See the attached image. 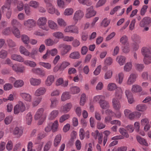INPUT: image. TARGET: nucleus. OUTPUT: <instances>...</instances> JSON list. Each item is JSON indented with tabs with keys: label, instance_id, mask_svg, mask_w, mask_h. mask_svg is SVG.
<instances>
[{
	"label": "nucleus",
	"instance_id": "1",
	"mask_svg": "<svg viewBox=\"0 0 151 151\" xmlns=\"http://www.w3.org/2000/svg\"><path fill=\"white\" fill-rule=\"evenodd\" d=\"M47 19L45 17H41L39 18L37 21V24L39 27L46 31H48L49 29L46 25Z\"/></svg>",
	"mask_w": 151,
	"mask_h": 151
},
{
	"label": "nucleus",
	"instance_id": "2",
	"mask_svg": "<svg viewBox=\"0 0 151 151\" xmlns=\"http://www.w3.org/2000/svg\"><path fill=\"white\" fill-rule=\"evenodd\" d=\"M26 107L24 103L19 101L18 104L16 105L14 108V113L15 114H17L19 112H22L25 110Z\"/></svg>",
	"mask_w": 151,
	"mask_h": 151
},
{
	"label": "nucleus",
	"instance_id": "3",
	"mask_svg": "<svg viewBox=\"0 0 151 151\" xmlns=\"http://www.w3.org/2000/svg\"><path fill=\"white\" fill-rule=\"evenodd\" d=\"M10 4L7 3L3 6L1 8L2 12L3 13L7 11L6 14V16L8 19H9L10 18L12 14V9L10 8Z\"/></svg>",
	"mask_w": 151,
	"mask_h": 151
},
{
	"label": "nucleus",
	"instance_id": "4",
	"mask_svg": "<svg viewBox=\"0 0 151 151\" xmlns=\"http://www.w3.org/2000/svg\"><path fill=\"white\" fill-rule=\"evenodd\" d=\"M84 16L83 12L81 10H78L75 12L73 19L74 22L75 24H77L78 20H81L83 18Z\"/></svg>",
	"mask_w": 151,
	"mask_h": 151
},
{
	"label": "nucleus",
	"instance_id": "5",
	"mask_svg": "<svg viewBox=\"0 0 151 151\" xmlns=\"http://www.w3.org/2000/svg\"><path fill=\"white\" fill-rule=\"evenodd\" d=\"M141 53L142 55L144 56V60L145 61L146 63L148 64L150 62V60L149 62H147L146 61V59L147 58V57L150 56L151 54V52L150 49L146 47H143L141 50ZM150 59H151L150 58Z\"/></svg>",
	"mask_w": 151,
	"mask_h": 151
},
{
	"label": "nucleus",
	"instance_id": "6",
	"mask_svg": "<svg viewBox=\"0 0 151 151\" xmlns=\"http://www.w3.org/2000/svg\"><path fill=\"white\" fill-rule=\"evenodd\" d=\"M96 14V12L94 10L93 7L91 6L86 9L85 17L87 18H90L94 16Z\"/></svg>",
	"mask_w": 151,
	"mask_h": 151
},
{
	"label": "nucleus",
	"instance_id": "7",
	"mask_svg": "<svg viewBox=\"0 0 151 151\" xmlns=\"http://www.w3.org/2000/svg\"><path fill=\"white\" fill-rule=\"evenodd\" d=\"M44 109L43 108H40L38 109L35 116V119L36 120L40 119L43 121L44 118V116L43 114Z\"/></svg>",
	"mask_w": 151,
	"mask_h": 151
},
{
	"label": "nucleus",
	"instance_id": "8",
	"mask_svg": "<svg viewBox=\"0 0 151 151\" xmlns=\"http://www.w3.org/2000/svg\"><path fill=\"white\" fill-rule=\"evenodd\" d=\"M138 75L136 73H132L130 75L126 83L128 85H130L134 83L136 80Z\"/></svg>",
	"mask_w": 151,
	"mask_h": 151
},
{
	"label": "nucleus",
	"instance_id": "9",
	"mask_svg": "<svg viewBox=\"0 0 151 151\" xmlns=\"http://www.w3.org/2000/svg\"><path fill=\"white\" fill-rule=\"evenodd\" d=\"M36 22L32 19H29L24 22V26L28 28H32L36 26Z\"/></svg>",
	"mask_w": 151,
	"mask_h": 151
},
{
	"label": "nucleus",
	"instance_id": "10",
	"mask_svg": "<svg viewBox=\"0 0 151 151\" xmlns=\"http://www.w3.org/2000/svg\"><path fill=\"white\" fill-rule=\"evenodd\" d=\"M60 47L62 48L61 53L63 55L67 54L70 50L71 48V47L70 45L65 44H61L60 45Z\"/></svg>",
	"mask_w": 151,
	"mask_h": 151
},
{
	"label": "nucleus",
	"instance_id": "11",
	"mask_svg": "<svg viewBox=\"0 0 151 151\" xmlns=\"http://www.w3.org/2000/svg\"><path fill=\"white\" fill-rule=\"evenodd\" d=\"M92 135L95 139H97V137L99 136L98 143L100 144L102 143L103 135L102 134H100L98 130L92 133Z\"/></svg>",
	"mask_w": 151,
	"mask_h": 151
},
{
	"label": "nucleus",
	"instance_id": "12",
	"mask_svg": "<svg viewBox=\"0 0 151 151\" xmlns=\"http://www.w3.org/2000/svg\"><path fill=\"white\" fill-rule=\"evenodd\" d=\"M46 91V89L45 87H40L35 91L34 95L36 96L43 95L45 94Z\"/></svg>",
	"mask_w": 151,
	"mask_h": 151
},
{
	"label": "nucleus",
	"instance_id": "13",
	"mask_svg": "<svg viewBox=\"0 0 151 151\" xmlns=\"http://www.w3.org/2000/svg\"><path fill=\"white\" fill-rule=\"evenodd\" d=\"M151 22V19L149 17H145L140 22V26L142 27H145Z\"/></svg>",
	"mask_w": 151,
	"mask_h": 151
},
{
	"label": "nucleus",
	"instance_id": "14",
	"mask_svg": "<svg viewBox=\"0 0 151 151\" xmlns=\"http://www.w3.org/2000/svg\"><path fill=\"white\" fill-rule=\"evenodd\" d=\"M12 69L17 73H23L25 70V68L24 66L19 67L14 64L12 66Z\"/></svg>",
	"mask_w": 151,
	"mask_h": 151
},
{
	"label": "nucleus",
	"instance_id": "15",
	"mask_svg": "<svg viewBox=\"0 0 151 151\" xmlns=\"http://www.w3.org/2000/svg\"><path fill=\"white\" fill-rule=\"evenodd\" d=\"M99 104L100 107L103 109H109L110 107V105L108 101H106L104 99H102L99 102Z\"/></svg>",
	"mask_w": 151,
	"mask_h": 151
},
{
	"label": "nucleus",
	"instance_id": "16",
	"mask_svg": "<svg viewBox=\"0 0 151 151\" xmlns=\"http://www.w3.org/2000/svg\"><path fill=\"white\" fill-rule=\"evenodd\" d=\"M55 79L54 76L50 75L47 76L45 81V84L47 86H50L54 82Z\"/></svg>",
	"mask_w": 151,
	"mask_h": 151
},
{
	"label": "nucleus",
	"instance_id": "17",
	"mask_svg": "<svg viewBox=\"0 0 151 151\" xmlns=\"http://www.w3.org/2000/svg\"><path fill=\"white\" fill-rule=\"evenodd\" d=\"M13 134L17 137H19L23 133V130L21 127H16L13 131Z\"/></svg>",
	"mask_w": 151,
	"mask_h": 151
},
{
	"label": "nucleus",
	"instance_id": "18",
	"mask_svg": "<svg viewBox=\"0 0 151 151\" xmlns=\"http://www.w3.org/2000/svg\"><path fill=\"white\" fill-rule=\"evenodd\" d=\"M113 108L116 110H119L121 108V106L119 101L115 98H114L112 100Z\"/></svg>",
	"mask_w": 151,
	"mask_h": 151
},
{
	"label": "nucleus",
	"instance_id": "19",
	"mask_svg": "<svg viewBox=\"0 0 151 151\" xmlns=\"http://www.w3.org/2000/svg\"><path fill=\"white\" fill-rule=\"evenodd\" d=\"M59 111L58 110H54L52 111L49 114L48 119L52 120L55 119L58 115Z\"/></svg>",
	"mask_w": 151,
	"mask_h": 151
},
{
	"label": "nucleus",
	"instance_id": "20",
	"mask_svg": "<svg viewBox=\"0 0 151 151\" xmlns=\"http://www.w3.org/2000/svg\"><path fill=\"white\" fill-rule=\"evenodd\" d=\"M48 26V27L49 29L54 30H56L58 28L57 24L54 21L52 20H49L47 22Z\"/></svg>",
	"mask_w": 151,
	"mask_h": 151
},
{
	"label": "nucleus",
	"instance_id": "21",
	"mask_svg": "<svg viewBox=\"0 0 151 151\" xmlns=\"http://www.w3.org/2000/svg\"><path fill=\"white\" fill-rule=\"evenodd\" d=\"M11 58L13 60H15L20 62H22L24 61V58L21 56L17 54H13L11 55Z\"/></svg>",
	"mask_w": 151,
	"mask_h": 151
},
{
	"label": "nucleus",
	"instance_id": "22",
	"mask_svg": "<svg viewBox=\"0 0 151 151\" xmlns=\"http://www.w3.org/2000/svg\"><path fill=\"white\" fill-rule=\"evenodd\" d=\"M21 96L26 101L31 102L32 101V96L29 94L25 93L20 94Z\"/></svg>",
	"mask_w": 151,
	"mask_h": 151
},
{
	"label": "nucleus",
	"instance_id": "23",
	"mask_svg": "<svg viewBox=\"0 0 151 151\" xmlns=\"http://www.w3.org/2000/svg\"><path fill=\"white\" fill-rule=\"evenodd\" d=\"M30 82L31 85L33 86H38L40 84L41 80L39 78H31L30 79Z\"/></svg>",
	"mask_w": 151,
	"mask_h": 151
},
{
	"label": "nucleus",
	"instance_id": "24",
	"mask_svg": "<svg viewBox=\"0 0 151 151\" xmlns=\"http://www.w3.org/2000/svg\"><path fill=\"white\" fill-rule=\"evenodd\" d=\"M123 92L122 89L120 87H118L116 89L115 93V95L118 99H120L122 98Z\"/></svg>",
	"mask_w": 151,
	"mask_h": 151
},
{
	"label": "nucleus",
	"instance_id": "25",
	"mask_svg": "<svg viewBox=\"0 0 151 151\" xmlns=\"http://www.w3.org/2000/svg\"><path fill=\"white\" fill-rule=\"evenodd\" d=\"M61 138V135L60 134H58L55 136L53 142V144L55 147H57L59 144Z\"/></svg>",
	"mask_w": 151,
	"mask_h": 151
},
{
	"label": "nucleus",
	"instance_id": "26",
	"mask_svg": "<svg viewBox=\"0 0 151 151\" xmlns=\"http://www.w3.org/2000/svg\"><path fill=\"white\" fill-rule=\"evenodd\" d=\"M70 58L74 59H77L80 57V54L78 51H74L71 53L69 55Z\"/></svg>",
	"mask_w": 151,
	"mask_h": 151
},
{
	"label": "nucleus",
	"instance_id": "27",
	"mask_svg": "<svg viewBox=\"0 0 151 151\" xmlns=\"http://www.w3.org/2000/svg\"><path fill=\"white\" fill-rule=\"evenodd\" d=\"M126 58L122 55H119L117 57L116 60L120 65H123L125 63Z\"/></svg>",
	"mask_w": 151,
	"mask_h": 151
},
{
	"label": "nucleus",
	"instance_id": "28",
	"mask_svg": "<svg viewBox=\"0 0 151 151\" xmlns=\"http://www.w3.org/2000/svg\"><path fill=\"white\" fill-rule=\"evenodd\" d=\"M142 91L141 87L137 84H134L132 86L131 91L133 92H139Z\"/></svg>",
	"mask_w": 151,
	"mask_h": 151
},
{
	"label": "nucleus",
	"instance_id": "29",
	"mask_svg": "<svg viewBox=\"0 0 151 151\" xmlns=\"http://www.w3.org/2000/svg\"><path fill=\"white\" fill-rule=\"evenodd\" d=\"M72 106V104L70 103H68L63 107L61 110V111L65 113L67 112L70 110Z\"/></svg>",
	"mask_w": 151,
	"mask_h": 151
},
{
	"label": "nucleus",
	"instance_id": "30",
	"mask_svg": "<svg viewBox=\"0 0 151 151\" xmlns=\"http://www.w3.org/2000/svg\"><path fill=\"white\" fill-rule=\"evenodd\" d=\"M52 128V130L53 132L57 131L58 128V124L57 120H55L53 123H50Z\"/></svg>",
	"mask_w": 151,
	"mask_h": 151
},
{
	"label": "nucleus",
	"instance_id": "31",
	"mask_svg": "<svg viewBox=\"0 0 151 151\" xmlns=\"http://www.w3.org/2000/svg\"><path fill=\"white\" fill-rule=\"evenodd\" d=\"M14 3H17V7L18 10L21 11L23 9L24 4L22 1H18L17 0H14Z\"/></svg>",
	"mask_w": 151,
	"mask_h": 151
},
{
	"label": "nucleus",
	"instance_id": "32",
	"mask_svg": "<svg viewBox=\"0 0 151 151\" xmlns=\"http://www.w3.org/2000/svg\"><path fill=\"white\" fill-rule=\"evenodd\" d=\"M26 65L29 66L31 67L34 68L35 67L37 64L33 61L29 60H26L23 62Z\"/></svg>",
	"mask_w": 151,
	"mask_h": 151
},
{
	"label": "nucleus",
	"instance_id": "33",
	"mask_svg": "<svg viewBox=\"0 0 151 151\" xmlns=\"http://www.w3.org/2000/svg\"><path fill=\"white\" fill-rule=\"evenodd\" d=\"M136 139L137 141L140 144L145 145L146 146H148V144L145 140L144 138H142L141 137L138 135L136 136Z\"/></svg>",
	"mask_w": 151,
	"mask_h": 151
},
{
	"label": "nucleus",
	"instance_id": "34",
	"mask_svg": "<svg viewBox=\"0 0 151 151\" xmlns=\"http://www.w3.org/2000/svg\"><path fill=\"white\" fill-rule=\"evenodd\" d=\"M70 65V63L69 62L63 61L62 62L59 68L61 70H63Z\"/></svg>",
	"mask_w": 151,
	"mask_h": 151
},
{
	"label": "nucleus",
	"instance_id": "35",
	"mask_svg": "<svg viewBox=\"0 0 151 151\" xmlns=\"http://www.w3.org/2000/svg\"><path fill=\"white\" fill-rule=\"evenodd\" d=\"M19 51L22 54H23L26 56H29V52L24 47L21 46L19 47Z\"/></svg>",
	"mask_w": 151,
	"mask_h": 151
},
{
	"label": "nucleus",
	"instance_id": "36",
	"mask_svg": "<svg viewBox=\"0 0 151 151\" xmlns=\"http://www.w3.org/2000/svg\"><path fill=\"white\" fill-rule=\"evenodd\" d=\"M39 64L48 70L52 68L51 64L49 63L40 62Z\"/></svg>",
	"mask_w": 151,
	"mask_h": 151
},
{
	"label": "nucleus",
	"instance_id": "37",
	"mask_svg": "<svg viewBox=\"0 0 151 151\" xmlns=\"http://www.w3.org/2000/svg\"><path fill=\"white\" fill-rule=\"evenodd\" d=\"M132 68V63L131 62H127L124 65V70L125 72H129L131 70Z\"/></svg>",
	"mask_w": 151,
	"mask_h": 151
},
{
	"label": "nucleus",
	"instance_id": "38",
	"mask_svg": "<svg viewBox=\"0 0 151 151\" xmlns=\"http://www.w3.org/2000/svg\"><path fill=\"white\" fill-rule=\"evenodd\" d=\"M132 40L136 44H138L140 42V37L138 35L134 34L132 36Z\"/></svg>",
	"mask_w": 151,
	"mask_h": 151
},
{
	"label": "nucleus",
	"instance_id": "39",
	"mask_svg": "<svg viewBox=\"0 0 151 151\" xmlns=\"http://www.w3.org/2000/svg\"><path fill=\"white\" fill-rule=\"evenodd\" d=\"M70 91L71 93L75 94L79 93L80 91V89L77 86H74L70 88Z\"/></svg>",
	"mask_w": 151,
	"mask_h": 151
},
{
	"label": "nucleus",
	"instance_id": "40",
	"mask_svg": "<svg viewBox=\"0 0 151 151\" xmlns=\"http://www.w3.org/2000/svg\"><path fill=\"white\" fill-rule=\"evenodd\" d=\"M147 107L144 104H141L138 105L136 106L137 110L140 111H144L147 109Z\"/></svg>",
	"mask_w": 151,
	"mask_h": 151
},
{
	"label": "nucleus",
	"instance_id": "41",
	"mask_svg": "<svg viewBox=\"0 0 151 151\" xmlns=\"http://www.w3.org/2000/svg\"><path fill=\"white\" fill-rule=\"evenodd\" d=\"M70 96L68 92H66L63 93L61 96V100L62 101H65L69 99Z\"/></svg>",
	"mask_w": 151,
	"mask_h": 151
},
{
	"label": "nucleus",
	"instance_id": "42",
	"mask_svg": "<svg viewBox=\"0 0 151 151\" xmlns=\"http://www.w3.org/2000/svg\"><path fill=\"white\" fill-rule=\"evenodd\" d=\"M117 88L116 85L114 83H110L107 86V89L110 91H114Z\"/></svg>",
	"mask_w": 151,
	"mask_h": 151
},
{
	"label": "nucleus",
	"instance_id": "43",
	"mask_svg": "<svg viewBox=\"0 0 151 151\" xmlns=\"http://www.w3.org/2000/svg\"><path fill=\"white\" fill-rule=\"evenodd\" d=\"M124 77V75L123 73L122 72L118 73V78L116 79V81L119 84H121L122 83Z\"/></svg>",
	"mask_w": 151,
	"mask_h": 151
},
{
	"label": "nucleus",
	"instance_id": "44",
	"mask_svg": "<svg viewBox=\"0 0 151 151\" xmlns=\"http://www.w3.org/2000/svg\"><path fill=\"white\" fill-rule=\"evenodd\" d=\"M24 84V82L21 80L16 81L14 84V87L18 88L22 87Z\"/></svg>",
	"mask_w": 151,
	"mask_h": 151
},
{
	"label": "nucleus",
	"instance_id": "45",
	"mask_svg": "<svg viewBox=\"0 0 151 151\" xmlns=\"http://www.w3.org/2000/svg\"><path fill=\"white\" fill-rule=\"evenodd\" d=\"M120 133L124 137L127 138L129 137V135L126 130L123 128H120L119 129Z\"/></svg>",
	"mask_w": 151,
	"mask_h": 151
},
{
	"label": "nucleus",
	"instance_id": "46",
	"mask_svg": "<svg viewBox=\"0 0 151 151\" xmlns=\"http://www.w3.org/2000/svg\"><path fill=\"white\" fill-rule=\"evenodd\" d=\"M111 132L108 130H105L104 132L103 133L105 135L104 137L103 145L104 146L107 142L108 137L110 134Z\"/></svg>",
	"mask_w": 151,
	"mask_h": 151
},
{
	"label": "nucleus",
	"instance_id": "47",
	"mask_svg": "<svg viewBox=\"0 0 151 151\" xmlns=\"http://www.w3.org/2000/svg\"><path fill=\"white\" fill-rule=\"evenodd\" d=\"M21 39L22 41L25 44H28L29 42V38L26 35H22L21 37Z\"/></svg>",
	"mask_w": 151,
	"mask_h": 151
},
{
	"label": "nucleus",
	"instance_id": "48",
	"mask_svg": "<svg viewBox=\"0 0 151 151\" xmlns=\"http://www.w3.org/2000/svg\"><path fill=\"white\" fill-rule=\"evenodd\" d=\"M73 12L74 10L72 8H69L65 9L63 13L65 16H70L73 14Z\"/></svg>",
	"mask_w": 151,
	"mask_h": 151
},
{
	"label": "nucleus",
	"instance_id": "49",
	"mask_svg": "<svg viewBox=\"0 0 151 151\" xmlns=\"http://www.w3.org/2000/svg\"><path fill=\"white\" fill-rule=\"evenodd\" d=\"M45 43L48 46H51L56 43L54 40L50 38L45 40Z\"/></svg>",
	"mask_w": 151,
	"mask_h": 151
},
{
	"label": "nucleus",
	"instance_id": "50",
	"mask_svg": "<svg viewBox=\"0 0 151 151\" xmlns=\"http://www.w3.org/2000/svg\"><path fill=\"white\" fill-rule=\"evenodd\" d=\"M52 36L58 39H61L63 37V33L60 32H56L53 33L52 34Z\"/></svg>",
	"mask_w": 151,
	"mask_h": 151
},
{
	"label": "nucleus",
	"instance_id": "51",
	"mask_svg": "<svg viewBox=\"0 0 151 151\" xmlns=\"http://www.w3.org/2000/svg\"><path fill=\"white\" fill-rule=\"evenodd\" d=\"M38 53V50L36 48H33L31 52H29V56L32 59L35 58V56Z\"/></svg>",
	"mask_w": 151,
	"mask_h": 151
},
{
	"label": "nucleus",
	"instance_id": "52",
	"mask_svg": "<svg viewBox=\"0 0 151 151\" xmlns=\"http://www.w3.org/2000/svg\"><path fill=\"white\" fill-rule=\"evenodd\" d=\"M51 104L50 107L52 108L55 107L58 103V101L56 98H53L50 99Z\"/></svg>",
	"mask_w": 151,
	"mask_h": 151
},
{
	"label": "nucleus",
	"instance_id": "53",
	"mask_svg": "<svg viewBox=\"0 0 151 151\" xmlns=\"http://www.w3.org/2000/svg\"><path fill=\"white\" fill-rule=\"evenodd\" d=\"M24 9L25 13L27 15L29 16L31 14V8L27 4L25 5Z\"/></svg>",
	"mask_w": 151,
	"mask_h": 151
},
{
	"label": "nucleus",
	"instance_id": "54",
	"mask_svg": "<svg viewBox=\"0 0 151 151\" xmlns=\"http://www.w3.org/2000/svg\"><path fill=\"white\" fill-rule=\"evenodd\" d=\"M112 75V71L111 70H108L105 73L104 78L105 79L107 80L111 78Z\"/></svg>",
	"mask_w": 151,
	"mask_h": 151
},
{
	"label": "nucleus",
	"instance_id": "55",
	"mask_svg": "<svg viewBox=\"0 0 151 151\" xmlns=\"http://www.w3.org/2000/svg\"><path fill=\"white\" fill-rule=\"evenodd\" d=\"M29 4L30 6L35 9L37 8L39 5V4L38 2L35 1H31L29 2Z\"/></svg>",
	"mask_w": 151,
	"mask_h": 151
},
{
	"label": "nucleus",
	"instance_id": "56",
	"mask_svg": "<svg viewBox=\"0 0 151 151\" xmlns=\"http://www.w3.org/2000/svg\"><path fill=\"white\" fill-rule=\"evenodd\" d=\"M26 119L27 123L28 125H30L32 120V115L30 113H28L27 115Z\"/></svg>",
	"mask_w": 151,
	"mask_h": 151
},
{
	"label": "nucleus",
	"instance_id": "57",
	"mask_svg": "<svg viewBox=\"0 0 151 151\" xmlns=\"http://www.w3.org/2000/svg\"><path fill=\"white\" fill-rule=\"evenodd\" d=\"M7 52L4 50H2L0 51V58L1 59L5 58L7 56Z\"/></svg>",
	"mask_w": 151,
	"mask_h": 151
},
{
	"label": "nucleus",
	"instance_id": "58",
	"mask_svg": "<svg viewBox=\"0 0 151 151\" xmlns=\"http://www.w3.org/2000/svg\"><path fill=\"white\" fill-rule=\"evenodd\" d=\"M58 24L60 26L65 27L67 24L65 21L62 18H58L57 19Z\"/></svg>",
	"mask_w": 151,
	"mask_h": 151
},
{
	"label": "nucleus",
	"instance_id": "59",
	"mask_svg": "<svg viewBox=\"0 0 151 151\" xmlns=\"http://www.w3.org/2000/svg\"><path fill=\"white\" fill-rule=\"evenodd\" d=\"M12 32L15 36L17 38H19L20 37V34L19 31L17 28H14V29L12 30Z\"/></svg>",
	"mask_w": 151,
	"mask_h": 151
},
{
	"label": "nucleus",
	"instance_id": "60",
	"mask_svg": "<svg viewBox=\"0 0 151 151\" xmlns=\"http://www.w3.org/2000/svg\"><path fill=\"white\" fill-rule=\"evenodd\" d=\"M69 117V115L68 114L63 115L60 117L59 122L60 123H62L65 120L68 119Z\"/></svg>",
	"mask_w": 151,
	"mask_h": 151
},
{
	"label": "nucleus",
	"instance_id": "61",
	"mask_svg": "<svg viewBox=\"0 0 151 151\" xmlns=\"http://www.w3.org/2000/svg\"><path fill=\"white\" fill-rule=\"evenodd\" d=\"M42 100L41 97L37 98L32 102L33 106H37L41 102Z\"/></svg>",
	"mask_w": 151,
	"mask_h": 151
},
{
	"label": "nucleus",
	"instance_id": "62",
	"mask_svg": "<svg viewBox=\"0 0 151 151\" xmlns=\"http://www.w3.org/2000/svg\"><path fill=\"white\" fill-rule=\"evenodd\" d=\"M86 95L83 93L81 95V99L80 100V104L81 105L83 106L86 102Z\"/></svg>",
	"mask_w": 151,
	"mask_h": 151
},
{
	"label": "nucleus",
	"instance_id": "63",
	"mask_svg": "<svg viewBox=\"0 0 151 151\" xmlns=\"http://www.w3.org/2000/svg\"><path fill=\"white\" fill-rule=\"evenodd\" d=\"M113 62V60L111 57H108L105 59L104 60L105 64L107 65H109Z\"/></svg>",
	"mask_w": 151,
	"mask_h": 151
},
{
	"label": "nucleus",
	"instance_id": "64",
	"mask_svg": "<svg viewBox=\"0 0 151 151\" xmlns=\"http://www.w3.org/2000/svg\"><path fill=\"white\" fill-rule=\"evenodd\" d=\"M11 24L13 27L14 28H16V27L19 25L20 23L17 20L15 19H13L11 21Z\"/></svg>",
	"mask_w": 151,
	"mask_h": 151
}]
</instances>
